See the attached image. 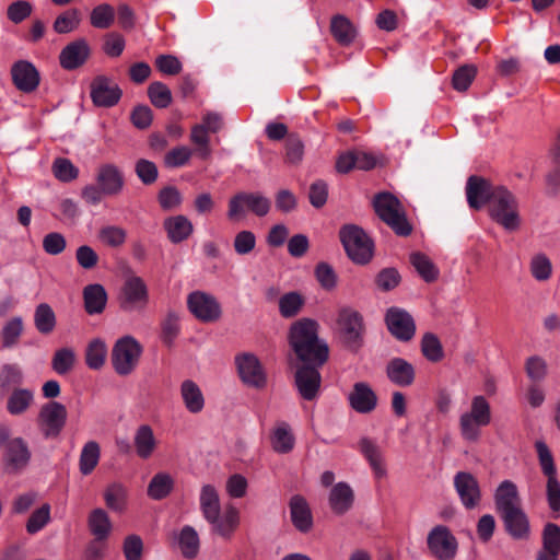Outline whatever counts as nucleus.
<instances>
[{"label":"nucleus","instance_id":"nucleus-60","mask_svg":"<svg viewBox=\"0 0 560 560\" xmlns=\"http://www.w3.org/2000/svg\"><path fill=\"white\" fill-rule=\"evenodd\" d=\"M256 236L252 231L243 230L236 233L233 240V248L237 255H249L256 247Z\"/></svg>","mask_w":560,"mask_h":560},{"label":"nucleus","instance_id":"nucleus-40","mask_svg":"<svg viewBox=\"0 0 560 560\" xmlns=\"http://www.w3.org/2000/svg\"><path fill=\"white\" fill-rule=\"evenodd\" d=\"M34 402V392L28 388H14L7 400V411L11 416L25 413Z\"/></svg>","mask_w":560,"mask_h":560},{"label":"nucleus","instance_id":"nucleus-24","mask_svg":"<svg viewBox=\"0 0 560 560\" xmlns=\"http://www.w3.org/2000/svg\"><path fill=\"white\" fill-rule=\"evenodd\" d=\"M493 499L500 515L522 508L517 486L511 480H503L499 483Z\"/></svg>","mask_w":560,"mask_h":560},{"label":"nucleus","instance_id":"nucleus-36","mask_svg":"<svg viewBox=\"0 0 560 560\" xmlns=\"http://www.w3.org/2000/svg\"><path fill=\"white\" fill-rule=\"evenodd\" d=\"M88 525L91 534L97 541H105L113 530L109 515L103 509H94L91 511Z\"/></svg>","mask_w":560,"mask_h":560},{"label":"nucleus","instance_id":"nucleus-13","mask_svg":"<svg viewBox=\"0 0 560 560\" xmlns=\"http://www.w3.org/2000/svg\"><path fill=\"white\" fill-rule=\"evenodd\" d=\"M235 364L242 382L254 388H262L267 384L266 371L259 359L250 352H243L235 357Z\"/></svg>","mask_w":560,"mask_h":560},{"label":"nucleus","instance_id":"nucleus-62","mask_svg":"<svg viewBox=\"0 0 560 560\" xmlns=\"http://www.w3.org/2000/svg\"><path fill=\"white\" fill-rule=\"evenodd\" d=\"M50 520V506L44 504L39 509L35 510L30 516L26 523V530L30 534L39 532Z\"/></svg>","mask_w":560,"mask_h":560},{"label":"nucleus","instance_id":"nucleus-39","mask_svg":"<svg viewBox=\"0 0 560 560\" xmlns=\"http://www.w3.org/2000/svg\"><path fill=\"white\" fill-rule=\"evenodd\" d=\"M85 311L90 314H100L104 311L107 302V293L101 284H89L83 290Z\"/></svg>","mask_w":560,"mask_h":560},{"label":"nucleus","instance_id":"nucleus-34","mask_svg":"<svg viewBox=\"0 0 560 560\" xmlns=\"http://www.w3.org/2000/svg\"><path fill=\"white\" fill-rule=\"evenodd\" d=\"M4 457L15 469L25 467L31 458V452L25 440L22 438H14L9 441L4 448Z\"/></svg>","mask_w":560,"mask_h":560},{"label":"nucleus","instance_id":"nucleus-17","mask_svg":"<svg viewBox=\"0 0 560 560\" xmlns=\"http://www.w3.org/2000/svg\"><path fill=\"white\" fill-rule=\"evenodd\" d=\"M121 97V90L118 84L105 75H97L91 83V98L98 107H112Z\"/></svg>","mask_w":560,"mask_h":560},{"label":"nucleus","instance_id":"nucleus-33","mask_svg":"<svg viewBox=\"0 0 560 560\" xmlns=\"http://www.w3.org/2000/svg\"><path fill=\"white\" fill-rule=\"evenodd\" d=\"M270 443L272 450L279 454H287L293 450L295 438L289 423L279 421L275 424L270 433Z\"/></svg>","mask_w":560,"mask_h":560},{"label":"nucleus","instance_id":"nucleus-55","mask_svg":"<svg viewBox=\"0 0 560 560\" xmlns=\"http://www.w3.org/2000/svg\"><path fill=\"white\" fill-rule=\"evenodd\" d=\"M98 238L107 246L119 247L126 242L127 232L120 226L107 225L100 230Z\"/></svg>","mask_w":560,"mask_h":560},{"label":"nucleus","instance_id":"nucleus-53","mask_svg":"<svg viewBox=\"0 0 560 560\" xmlns=\"http://www.w3.org/2000/svg\"><path fill=\"white\" fill-rule=\"evenodd\" d=\"M525 372L532 382L538 383L546 378L548 364L542 357L532 355L525 362Z\"/></svg>","mask_w":560,"mask_h":560},{"label":"nucleus","instance_id":"nucleus-10","mask_svg":"<svg viewBox=\"0 0 560 560\" xmlns=\"http://www.w3.org/2000/svg\"><path fill=\"white\" fill-rule=\"evenodd\" d=\"M337 328L340 338L347 347L351 349L360 347L364 326L359 312L350 307L341 308L337 318Z\"/></svg>","mask_w":560,"mask_h":560},{"label":"nucleus","instance_id":"nucleus-20","mask_svg":"<svg viewBox=\"0 0 560 560\" xmlns=\"http://www.w3.org/2000/svg\"><path fill=\"white\" fill-rule=\"evenodd\" d=\"M348 402L354 411L365 415L375 410L378 397L368 383L357 382L348 394Z\"/></svg>","mask_w":560,"mask_h":560},{"label":"nucleus","instance_id":"nucleus-26","mask_svg":"<svg viewBox=\"0 0 560 560\" xmlns=\"http://www.w3.org/2000/svg\"><path fill=\"white\" fill-rule=\"evenodd\" d=\"M179 395L188 412L200 413L206 405V399L200 386L192 380H185L180 383Z\"/></svg>","mask_w":560,"mask_h":560},{"label":"nucleus","instance_id":"nucleus-57","mask_svg":"<svg viewBox=\"0 0 560 560\" xmlns=\"http://www.w3.org/2000/svg\"><path fill=\"white\" fill-rule=\"evenodd\" d=\"M314 272L316 280L324 290L331 291L337 287L338 277L329 264L324 261L317 264Z\"/></svg>","mask_w":560,"mask_h":560},{"label":"nucleus","instance_id":"nucleus-28","mask_svg":"<svg viewBox=\"0 0 560 560\" xmlns=\"http://www.w3.org/2000/svg\"><path fill=\"white\" fill-rule=\"evenodd\" d=\"M328 501L334 513L339 515L345 514L353 504V490L348 483L338 482L331 488Z\"/></svg>","mask_w":560,"mask_h":560},{"label":"nucleus","instance_id":"nucleus-1","mask_svg":"<svg viewBox=\"0 0 560 560\" xmlns=\"http://www.w3.org/2000/svg\"><path fill=\"white\" fill-rule=\"evenodd\" d=\"M199 509L213 533L230 538L240 525V511L228 503L222 509L219 490L211 483H203L199 491Z\"/></svg>","mask_w":560,"mask_h":560},{"label":"nucleus","instance_id":"nucleus-16","mask_svg":"<svg viewBox=\"0 0 560 560\" xmlns=\"http://www.w3.org/2000/svg\"><path fill=\"white\" fill-rule=\"evenodd\" d=\"M428 547L440 560H452L457 551V540L443 525L435 526L428 535Z\"/></svg>","mask_w":560,"mask_h":560},{"label":"nucleus","instance_id":"nucleus-50","mask_svg":"<svg viewBox=\"0 0 560 560\" xmlns=\"http://www.w3.org/2000/svg\"><path fill=\"white\" fill-rule=\"evenodd\" d=\"M51 171L55 177L62 183H70L78 178L79 168L66 158H58L54 161Z\"/></svg>","mask_w":560,"mask_h":560},{"label":"nucleus","instance_id":"nucleus-12","mask_svg":"<svg viewBox=\"0 0 560 560\" xmlns=\"http://www.w3.org/2000/svg\"><path fill=\"white\" fill-rule=\"evenodd\" d=\"M149 303V289L145 281L136 275L125 279L120 291V304L125 311L143 310Z\"/></svg>","mask_w":560,"mask_h":560},{"label":"nucleus","instance_id":"nucleus-38","mask_svg":"<svg viewBox=\"0 0 560 560\" xmlns=\"http://www.w3.org/2000/svg\"><path fill=\"white\" fill-rule=\"evenodd\" d=\"M24 332V322L21 316L8 319L0 329L1 347L3 349L15 348Z\"/></svg>","mask_w":560,"mask_h":560},{"label":"nucleus","instance_id":"nucleus-63","mask_svg":"<svg viewBox=\"0 0 560 560\" xmlns=\"http://www.w3.org/2000/svg\"><path fill=\"white\" fill-rule=\"evenodd\" d=\"M67 246V241L61 233L50 232L43 238L44 250L52 256L61 254Z\"/></svg>","mask_w":560,"mask_h":560},{"label":"nucleus","instance_id":"nucleus-5","mask_svg":"<svg viewBox=\"0 0 560 560\" xmlns=\"http://www.w3.org/2000/svg\"><path fill=\"white\" fill-rule=\"evenodd\" d=\"M490 218L509 232L520 229L522 219L516 197L505 187L495 186L489 206Z\"/></svg>","mask_w":560,"mask_h":560},{"label":"nucleus","instance_id":"nucleus-44","mask_svg":"<svg viewBox=\"0 0 560 560\" xmlns=\"http://www.w3.org/2000/svg\"><path fill=\"white\" fill-rule=\"evenodd\" d=\"M101 457V448L97 442L89 441L81 450L79 468L82 475H90L97 466Z\"/></svg>","mask_w":560,"mask_h":560},{"label":"nucleus","instance_id":"nucleus-46","mask_svg":"<svg viewBox=\"0 0 560 560\" xmlns=\"http://www.w3.org/2000/svg\"><path fill=\"white\" fill-rule=\"evenodd\" d=\"M75 360L77 355L73 349L68 347L60 348L51 359L52 370L59 375H65L73 369Z\"/></svg>","mask_w":560,"mask_h":560},{"label":"nucleus","instance_id":"nucleus-15","mask_svg":"<svg viewBox=\"0 0 560 560\" xmlns=\"http://www.w3.org/2000/svg\"><path fill=\"white\" fill-rule=\"evenodd\" d=\"M460 503L467 510L476 509L481 502V489L477 478L468 471H458L453 479Z\"/></svg>","mask_w":560,"mask_h":560},{"label":"nucleus","instance_id":"nucleus-25","mask_svg":"<svg viewBox=\"0 0 560 560\" xmlns=\"http://www.w3.org/2000/svg\"><path fill=\"white\" fill-rule=\"evenodd\" d=\"M359 448L369 462L375 479L381 480L387 476V467L381 448L371 440L362 439Z\"/></svg>","mask_w":560,"mask_h":560},{"label":"nucleus","instance_id":"nucleus-21","mask_svg":"<svg viewBox=\"0 0 560 560\" xmlns=\"http://www.w3.org/2000/svg\"><path fill=\"white\" fill-rule=\"evenodd\" d=\"M11 75L14 85L22 92L31 93L39 85V72L30 61L20 60L13 63Z\"/></svg>","mask_w":560,"mask_h":560},{"label":"nucleus","instance_id":"nucleus-27","mask_svg":"<svg viewBox=\"0 0 560 560\" xmlns=\"http://www.w3.org/2000/svg\"><path fill=\"white\" fill-rule=\"evenodd\" d=\"M386 374L392 383L401 387H407L415 381L412 364L401 358H394L388 362Z\"/></svg>","mask_w":560,"mask_h":560},{"label":"nucleus","instance_id":"nucleus-31","mask_svg":"<svg viewBox=\"0 0 560 560\" xmlns=\"http://www.w3.org/2000/svg\"><path fill=\"white\" fill-rule=\"evenodd\" d=\"M330 32L336 42L341 46L351 45L358 36L357 27L342 14H337L331 18Z\"/></svg>","mask_w":560,"mask_h":560},{"label":"nucleus","instance_id":"nucleus-35","mask_svg":"<svg viewBox=\"0 0 560 560\" xmlns=\"http://www.w3.org/2000/svg\"><path fill=\"white\" fill-rule=\"evenodd\" d=\"M175 487V479L170 472L159 471L150 480L147 494L150 499L160 501L167 498Z\"/></svg>","mask_w":560,"mask_h":560},{"label":"nucleus","instance_id":"nucleus-48","mask_svg":"<svg viewBox=\"0 0 560 560\" xmlns=\"http://www.w3.org/2000/svg\"><path fill=\"white\" fill-rule=\"evenodd\" d=\"M529 270L537 281H547L552 275V264L546 254L539 253L532 257Z\"/></svg>","mask_w":560,"mask_h":560},{"label":"nucleus","instance_id":"nucleus-29","mask_svg":"<svg viewBox=\"0 0 560 560\" xmlns=\"http://www.w3.org/2000/svg\"><path fill=\"white\" fill-rule=\"evenodd\" d=\"M133 445L136 454L142 458H150L158 447V440L153 429L149 424H141L137 428L133 435Z\"/></svg>","mask_w":560,"mask_h":560},{"label":"nucleus","instance_id":"nucleus-37","mask_svg":"<svg viewBox=\"0 0 560 560\" xmlns=\"http://www.w3.org/2000/svg\"><path fill=\"white\" fill-rule=\"evenodd\" d=\"M508 533L516 538L527 537L529 532L528 518L522 508L501 515Z\"/></svg>","mask_w":560,"mask_h":560},{"label":"nucleus","instance_id":"nucleus-3","mask_svg":"<svg viewBox=\"0 0 560 560\" xmlns=\"http://www.w3.org/2000/svg\"><path fill=\"white\" fill-rule=\"evenodd\" d=\"M124 188L122 170L110 162L102 163L96 168L95 183L85 185L81 190V197L88 205L96 206L104 197L120 195Z\"/></svg>","mask_w":560,"mask_h":560},{"label":"nucleus","instance_id":"nucleus-6","mask_svg":"<svg viewBox=\"0 0 560 560\" xmlns=\"http://www.w3.org/2000/svg\"><path fill=\"white\" fill-rule=\"evenodd\" d=\"M374 209L380 219L398 235L410 234L411 225L406 219L400 201L395 196L387 192L378 194L374 199Z\"/></svg>","mask_w":560,"mask_h":560},{"label":"nucleus","instance_id":"nucleus-18","mask_svg":"<svg viewBox=\"0 0 560 560\" xmlns=\"http://www.w3.org/2000/svg\"><path fill=\"white\" fill-rule=\"evenodd\" d=\"M319 366L314 363H305L296 370L295 385L300 396L305 400H314L318 396L322 383Z\"/></svg>","mask_w":560,"mask_h":560},{"label":"nucleus","instance_id":"nucleus-4","mask_svg":"<svg viewBox=\"0 0 560 560\" xmlns=\"http://www.w3.org/2000/svg\"><path fill=\"white\" fill-rule=\"evenodd\" d=\"M492 412L488 399L483 395H475L469 408L458 419L460 436L464 441L476 443L481 438V430L491 423Z\"/></svg>","mask_w":560,"mask_h":560},{"label":"nucleus","instance_id":"nucleus-42","mask_svg":"<svg viewBox=\"0 0 560 560\" xmlns=\"http://www.w3.org/2000/svg\"><path fill=\"white\" fill-rule=\"evenodd\" d=\"M177 542L185 558L192 559L197 556L200 541L198 533L192 526L186 525L180 529L177 536Z\"/></svg>","mask_w":560,"mask_h":560},{"label":"nucleus","instance_id":"nucleus-41","mask_svg":"<svg viewBox=\"0 0 560 560\" xmlns=\"http://www.w3.org/2000/svg\"><path fill=\"white\" fill-rule=\"evenodd\" d=\"M106 506L118 513H122L128 504V489L121 482L108 485L104 491Z\"/></svg>","mask_w":560,"mask_h":560},{"label":"nucleus","instance_id":"nucleus-30","mask_svg":"<svg viewBox=\"0 0 560 560\" xmlns=\"http://www.w3.org/2000/svg\"><path fill=\"white\" fill-rule=\"evenodd\" d=\"M290 514L295 528L306 533L313 525V517L306 500L301 495H294L290 500Z\"/></svg>","mask_w":560,"mask_h":560},{"label":"nucleus","instance_id":"nucleus-51","mask_svg":"<svg viewBox=\"0 0 560 560\" xmlns=\"http://www.w3.org/2000/svg\"><path fill=\"white\" fill-rule=\"evenodd\" d=\"M209 131L205 128V125L198 124L191 128L190 140L197 147V154L206 160L211 154L209 145Z\"/></svg>","mask_w":560,"mask_h":560},{"label":"nucleus","instance_id":"nucleus-58","mask_svg":"<svg viewBox=\"0 0 560 560\" xmlns=\"http://www.w3.org/2000/svg\"><path fill=\"white\" fill-rule=\"evenodd\" d=\"M422 354L432 362H438L443 358V349L439 338L428 332L422 337L421 340Z\"/></svg>","mask_w":560,"mask_h":560},{"label":"nucleus","instance_id":"nucleus-23","mask_svg":"<svg viewBox=\"0 0 560 560\" xmlns=\"http://www.w3.org/2000/svg\"><path fill=\"white\" fill-rule=\"evenodd\" d=\"M90 56V46L85 39H77L62 48L59 63L65 70H74L83 66Z\"/></svg>","mask_w":560,"mask_h":560},{"label":"nucleus","instance_id":"nucleus-54","mask_svg":"<svg viewBox=\"0 0 560 560\" xmlns=\"http://www.w3.org/2000/svg\"><path fill=\"white\" fill-rule=\"evenodd\" d=\"M304 304L302 295L298 292H289L279 299V311L283 317L295 316Z\"/></svg>","mask_w":560,"mask_h":560},{"label":"nucleus","instance_id":"nucleus-43","mask_svg":"<svg viewBox=\"0 0 560 560\" xmlns=\"http://www.w3.org/2000/svg\"><path fill=\"white\" fill-rule=\"evenodd\" d=\"M107 359V346L100 339L91 340L85 349V363L91 370H100Z\"/></svg>","mask_w":560,"mask_h":560},{"label":"nucleus","instance_id":"nucleus-45","mask_svg":"<svg viewBox=\"0 0 560 560\" xmlns=\"http://www.w3.org/2000/svg\"><path fill=\"white\" fill-rule=\"evenodd\" d=\"M57 324L56 315L51 306L47 303H40L34 312V325L36 329L44 335L50 334Z\"/></svg>","mask_w":560,"mask_h":560},{"label":"nucleus","instance_id":"nucleus-8","mask_svg":"<svg viewBox=\"0 0 560 560\" xmlns=\"http://www.w3.org/2000/svg\"><path fill=\"white\" fill-rule=\"evenodd\" d=\"M340 240L348 256L357 264H366L373 256V243L366 233L357 225H346L340 230Z\"/></svg>","mask_w":560,"mask_h":560},{"label":"nucleus","instance_id":"nucleus-19","mask_svg":"<svg viewBox=\"0 0 560 560\" xmlns=\"http://www.w3.org/2000/svg\"><path fill=\"white\" fill-rule=\"evenodd\" d=\"M386 325L390 334L400 341L410 340L416 332V325L411 315L398 307H392L387 311Z\"/></svg>","mask_w":560,"mask_h":560},{"label":"nucleus","instance_id":"nucleus-7","mask_svg":"<svg viewBox=\"0 0 560 560\" xmlns=\"http://www.w3.org/2000/svg\"><path fill=\"white\" fill-rule=\"evenodd\" d=\"M535 448L541 472L547 478L546 497L548 505L553 512H558L560 511V481L553 455L548 445L541 440L536 441Z\"/></svg>","mask_w":560,"mask_h":560},{"label":"nucleus","instance_id":"nucleus-52","mask_svg":"<svg viewBox=\"0 0 560 560\" xmlns=\"http://www.w3.org/2000/svg\"><path fill=\"white\" fill-rule=\"evenodd\" d=\"M248 210L247 192L242 191L234 195L228 205V219L236 222L246 218Z\"/></svg>","mask_w":560,"mask_h":560},{"label":"nucleus","instance_id":"nucleus-9","mask_svg":"<svg viewBox=\"0 0 560 560\" xmlns=\"http://www.w3.org/2000/svg\"><path fill=\"white\" fill-rule=\"evenodd\" d=\"M142 353L141 345L131 336L116 341L112 351V364L119 375H129L138 365Z\"/></svg>","mask_w":560,"mask_h":560},{"label":"nucleus","instance_id":"nucleus-22","mask_svg":"<svg viewBox=\"0 0 560 560\" xmlns=\"http://www.w3.org/2000/svg\"><path fill=\"white\" fill-rule=\"evenodd\" d=\"M494 188L495 186H492L487 179L470 176L466 184V196L469 207L480 209L486 203L490 206Z\"/></svg>","mask_w":560,"mask_h":560},{"label":"nucleus","instance_id":"nucleus-49","mask_svg":"<svg viewBox=\"0 0 560 560\" xmlns=\"http://www.w3.org/2000/svg\"><path fill=\"white\" fill-rule=\"evenodd\" d=\"M24 381V374L21 366L16 363H5L0 368V388L8 389L11 386L21 385Z\"/></svg>","mask_w":560,"mask_h":560},{"label":"nucleus","instance_id":"nucleus-59","mask_svg":"<svg viewBox=\"0 0 560 560\" xmlns=\"http://www.w3.org/2000/svg\"><path fill=\"white\" fill-rule=\"evenodd\" d=\"M114 9L106 3L95 7L91 12V24L96 28H108L114 22Z\"/></svg>","mask_w":560,"mask_h":560},{"label":"nucleus","instance_id":"nucleus-47","mask_svg":"<svg viewBox=\"0 0 560 560\" xmlns=\"http://www.w3.org/2000/svg\"><path fill=\"white\" fill-rule=\"evenodd\" d=\"M410 261L420 277L427 281H434L439 276V269L433 261L421 253H413L410 256Z\"/></svg>","mask_w":560,"mask_h":560},{"label":"nucleus","instance_id":"nucleus-61","mask_svg":"<svg viewBox=\"0 0 560 560\" xmlns=\"http://www.w3.org/2000/svg\"><path fill=\"white\" fill-rule=\"evenodd\" d=\"M80 24V16L77 10H69L60 14L55 23L54 30L58 34H67L74 31Z\"/></svg>","mask_w":560,"mask_h":560},{"label":"nucleus","instance_id":"nucleus-64","mask_svg":"<svg viewBox=\"0 0 560 560\" xmlns=\"http://www.w3.org/2000/svg\"><path fill=\"white\" fill-rule=\"evenodd\" d=\"M542 548L560 552V527L548 523L542 532Z\"/></svg>","mask_w":560,"mask_h":560},{"label":"nucleus","instance_id":"nucleus-14","mask_svg":"<svg viewBox=\"0 0 560 560\" xmlns=\"http://www.w3.org/2000/svg\"><path fill=\"white\" fill-rule=\"evenodd\" d=\"M67 421V409L58 401L45 404L38 413V425L45 438H56Z\"/></svg>","mask_w":560,"mask_h":560},{"label":"nucleus","instance_id":"nucleus-11","mask_svg":"<svg viewBox=\"0 0 560 560\" xmlns=\"http://www.w3.org/2000/svg\"><path fill=\"white\" fill-rule=\"evenodd\" d=\"M187 307L202 323L217 322L222 315L221 304L217 298L205 291L189 293L187 296Z\"/></svg>","mask_w":560,"mask_h":560},{"label":"nucleus","instance_id":"nucleus-2","mask_svg":"<svg viewBox=\"0 0 560 560\" xmlns=\"http://www.w3.org/2000/svg\"><path fill=\"white\" fill-rule=\"evenodd\" d=\"M289 340L298 358L304 363L323 365L328 359V346L318 338V324L302 318L290 328Z\"/></svg>","mask_w":560,"mask_h":560},{"label":"nucleus","instance_id":"nucleus-32","mask_svg":"<svg viewBox=\"0 0 560 560\" xmlns=\"http://www.w3.org/2000/svg\"><path fill=\"white\" fill-rule=\"evenodd\" d=\"M163 226L170 241L175 244L187 240L194 231L192 223L183 214L165 219Z\"/></svg>","mask_w":560,"mask_h":560},{"label":"nucleus","instance_id":"nucleus-56","mask_svg":"<svg viewBox=\"0 0 560 560\" xmlns=\"http://www.w3.org/2000/svg\"><path fill=\"white\" fill-rule=\"evenodd\" d=\"M148 95L151 103L159 108H165L172 102L171 90L162 82L151 83L148 88Z\"/></svg>","mask_w":560,"mask_h":560}]
</instances>
